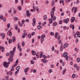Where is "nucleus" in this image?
I'll return each instance as SVG.
<instances>
[{
	"instance_id": "44",
	"label": "nucleus",
	"mask_w": 80,
	"mask_h": 80,
	"mask_svg": "<svg viewBox=\"0 0 80 80\" xmlns=\"http://www.w3.org/2000/svg\"><path fill=\"white\" fill-rule=\"evenodd\" d=\"M78 67V66L77 65V64H75L74 65V67L75 68H77Z\"/></svg>"
},
{
	"instance_id": "30",
	"label": "nucleus",
	"mask_w": 80,
	"mask_h": 80,
	"mask_svg": "<svg viewBox=\"0 0 80 80\" xmlns=\"http://www.w3.org/2000/svg\"><path fill=\"white\" fill-rule=\"evenodd\" d=\"M54 52L56 53H58V54L59 53V52H58V51L56 50H55L54 51Z\"/></svg>"
},
{
	"instance_id": "63",
	"label": "nucleus",
	"mask_w": 80,
	"mask_h": 80,
	"mask_svg": "<svg viewBox=\"0 0 80 80\" xmlns=\"http://www.w3.org/2000/svg\"><path fill=\"white\" fill-rule=\"evenodd\" d=\"M79 3V0H77V1L76 2V4H78Z\"/></svg>"
},
{
	"instance_id": "57",
	"label": "nucleus",
	"mask_w": 80,
	"mask_h": 80,
	"mask_svg": "<svg viewBox=\"0 0 80 80\" xmlns=\"http://www.w3.org/2000/svg\"><path fill=\"white\" fill-rule=\"evenodd\" d=\"M67 27L65 26H64L63 27V29H64V30H66L67 29Z\"/></svg>"
},
{
	"instance_id": "25",
	"label": "nucleus",
	"mask_w": 80,
	"mask_h": 80,
	"mask_svg": "<svg viewBox=\"0 0 80 80\" xmlns=\"http://www.w3.org/2000/svg\"><path fill=\"white\" fill-rule=\"evenodd\" d=\"M77 62H78V63H79L80 62V58H77Z\"/></svg>"
},
{
	"instance_id": "1",
	"label": "nucleus",
	"mask_w": 80,
	"mask_h": 80,
	"mask_svg": "<svg viewBox=\"0 0 80 80\" xmlns=\"http://www.w3.org/2000/svg\"><path fill=\"white\" fill-rule=\"evenodd\" d=\"M16 50V47H14L12 51H11L9 52V53H8L6 54V56L8 57L9 55L10 56V57L8 59V61H10V62H13V55H14Z\"/></svg>"
},
{
	"instance_id": "18",
	"label": "nucleus",
	"mask_w": 80,
	"mask_h": 80,
	"mask_svg": "<svg viewBox=\"0 0 80 80\" xmlns=\"http://www.w3.org/2000/svg\"><path fill=\"white\" fill-rule=\"evenodd\" d=\"M75 21V17H73L71 18V22L73 23Z\"/></svg>"
},
{
	"instance_id": "22",
	"label": "nucleus",
	"mask_w": 80,
	"mask_h": 80,
	"mask_svg": "<svg viewBox=\"0 0 80 80\" xmlns=\"http://www.w3.org/2000/svg\"><path fill=\"white\" fill-rule=\"evenodd\" d=\"M42 55H43V52H40V58H42Z\"/></svg>"
},
{
	"instance_id": "2",
	"label": "nucleus",
	"mask_w": 80,
	"mask_h": 80,
	"mask_svg": "<svg viewBox=\"0 0 80 80\" xmlns=\"http://www.w3.org/2000/svg\"><path fill=\"white\" fill-rule=\"evenodd\" d=\"M10 63V62H4L3 63V65L5 68H8L9 66V64Z\"/></svg>"
},
{
	"instance_id": "20",
	"label": "nucleus",
	"mask_w": 80,
	"mask_h": 80,
	"mask_svg": "<svg viewBox=\"0 0 80 80\" xmlns=\"http://www.w3.org/2000/svg\"><path fill=\"white\" fill-rule=\"evenodd\" d=\"M70 27H71V28H72V30H74V26L73 25H72V24H71L70 25Z\"/></svg>"
},
{
	"instance_id": "24",
	"label": "nucleus",
	"mask_w": 80,
	"mask_h": 80,
	"mask_svg": "<svg viewBox=\"0 0 80 80\" xmlns=\"http://www.w3.org/2000/svg\"><path fill=\"white\" fill-rule=\"evenodd\" d=\"M18 10H19V11H20L21 10H22V7L21 6H18Z\"/></svg>"
},
{
	"instance_id": "19",
	"label": "nucleus",
	"mask_w": 80,
	"mask_h": 80,
	"mask_svg": "<svg viewBox=\"0 0 80 80\" xmlns=\"http://www.w3.org/2000/svg\"><path fill=\"white\" fill-rule=\"evenodd\" d=\"M41 38H45V35L44 34H42L41 36Z\"/></svg>"
},
{
	"instance_id": "47",
	"label": "nucleus",
	"mask_w": 80,
	"mask_h": 80,
	"mask_svg": "<svg viewBox=\"0 0 80 80\" xmlns=\"http://www.w3.org/2000/svg\"><path fill=\"white\" fill-rule=\"evenodd\" d=\"M20 67L19 66H18L17 68H16V70H19L20 68Z\"/></svg>"
},
{
	"instance_id": "16",
	"label": "nucleus",
	"mask_w": 80,
	"mask_h": 80,
	"mask_svg": "<svg viewBox=\"0 0 80 80\" xmlns=\"http://www.w3.org/2000/svg\"><path fill=\"white\" fill-rule=\"evenodd\" d=\"M67 70V69L66 68H64L63 70L62 71V75H64L65 74V72H66V71Z\"/></svg>"
},
{
	"instance_id": "37",
	"label": "nucleus",
	"mask_w": 80,
	"mask_h": 80,
	"mask_svg": "<svg viewBox=\"0 0 80 80\" xmlns=\"http://www.w3.org/2000/svg\"><path fill=\"white\" fill-rule=\"evenodd\" d=\"M19 25V26L20 27H22L23 26V24H21L20 22H18Z\"/></svg>"
},
{
	"instance_id": "5",
	"label": "nucleus",
	"mask_w": 80,
	"mask_h": 80,
	"mask_svg": "<svg viewBox=\"0 0 80 80\" xmlns=\"http://www.w3.org/2000/svg\"><path fill=\"white\" fill-rule=\"evenodd\" d=\"M51 17L53 21H55L56 20V16H54L53 17V15H51Z\"/></svg>"
},
{
	"instance_id": "23",
	"label": "nucleus",
	"mask_w": 80,
	"mask_h": 80,
	"mask_svg": "<svg viewBox=\"0 0 80 80\" xmlns=\"http://www.w3.org/2000/svg\"><path fill=\"white\" fill-rule=\"evenodd\" d=\"M14 19L16 21H17V20H19V19L17 17H15L14 18Z\"/></svg>"
},
{
	"instance_id": "34",
	"label": "nucleus",
	"mask_w": 80,
	"mask_h": 80,
	"mask_svg": "<svg viewBox=\"0 0 80 80\" xmlns=\"http://www.w3.org/2000/svg\"><path fill=\"white\" fill-rule=\"evenodd\" d=\"M41 43H43V42L44 41V38H41Z\"/></svg>"
},
{
	"instance_id": "35",
	"label": "nucleus",
	"mask_w": 80,
	"mask_h": 80,
	"mask_svg": "<svg viewBox=\"0 0 80 80\" xmlns=\"http://www.w3.org/2000/svg\"><path fill=\"white\" fill-rule=\"evenodd\" d=\"M47 15H45L44 16V20H46V19H47Z\"/></svg>"
},
{
	"instance_id": "32",
	"label": "nucleus",
	"mask_w": 80,
	"mask_h": 80,
	"mask_svg": "<svg viewBox=\"0 0 80 80\" xmlns=\"http://www.w3.org/2000/svg\"><path fill=\"white\" fill-rule=\"evenodd\" d=\"M57 35H58V33L56 32L55 34V37L56 38H57Z\"/></svg>"
},
{
	"instance_id": "56",
	"label": "nucleus",
	"mask_w": 80,
	"mask_h": 80,
	"mask_svg": "<svg viewBox=\"0 0 80 80\" xmlns=\"http://www.w3.org/2000/svg\"><path fill=\"white\" fill-rule=\"evenodd\" d=\"M66 60L67 61L68 60V56H67L66 57Z\"/></svg>"
},
{
	"instance_id": "48",
	"label": "nucleus",
	"mask_w": 80,
	"mask_h": 80,
	"mask_svg": "<svg viewBox=\"0 0 80 80\" xmlns=\"http://www.w3.org/2000/svg\"><path fill=\"white\" fill-rule=\"evenodd\" d=\"M36 72H37V70H36L35 69H34L33 71V72L34 73H35Z\"/></svg>"
},
{
	"instance_id": "11",
	"label": "nucleus",
	"mask_w": 80,
	"mask_h": 80,
	"mask_svg": "<svg viewBox=\"0 0 80 80\" xmlns=\"http://www.w3.org/2000/svg\"><path fill=\"white\" fill-rule=\"evenodd\" d=\"M48 20L49 22V23H53V20L51 18L49 19Z\"/></svg>"
},
{
	"instance_id": "55",
	"label": "nucleus",
	"mask_w": 80,
	"mask_h": 80,
	"mask_svg": "<svg viewBox=\"0 0 80 80\" xmlns=\"http://www.w3.org/2000/svg\"><path fill=\"white\" fill-rule=\"evenodd\" d=\"M64 1H63V0H62H62H60L59 1V2L60 3H62Z\"/></svg>"
},
{
	"instance_id": "7",
	"label": "nucleus",
	"mask_w": 80,
	"mask_h": 80,
	"mask_svg": "<svg viewBox=\"0 0 80 80\" xmlns=\"http://www.w3.org/2000/svg\"><path fill=\"white\" fill-rule=\"evenodd\" d=\"M68 54L66 52H65L63 54V56L64 58H66V57H68Z\"/></svg>"
},
{
	"instance_id": "39",
	"label": "nucleus",
	"mask_w": 80,
	"mask_h": 80,
	"mask_svg": "<svg viewBox=\"0 0 80 80\" xmlns=\"http://www.w3.org/2000/svg\"><path fill=\"white\" fill-rule=\"evenodd\" d=\"M51 48H52V51H54V50H55V47L54 46H52Z\"/></svg>"
},
{
	"instance_id": "9",
	"label": "nucleus",
	"mask_w": 80,
	"mask_h": 80,
	"mask_svg": "<svg viewBox=\"0 0 80 80\" xmlns=\"http://www.w3.org/2000/svg\"><path fill=\"white\" fill-rule=\"evenodd\" d=\"M0 36H2V39H4V38H5V33H3L2 34L1 33L0 34Z\"/></svg>"
},
{
	"instance_id": "36",
	"label": "nucleus",
	"mask_w": 80,
	"mask_h": 80,
	"mask_svg": "<svg viewBox=\"0 0 80 80\" xmlns=\"http://www.w3.org/2000/svg\"><path fill=\"white\" fill-rule=\"evenodd\" d=\"M8 28H10V23H8L7 24Z\"/></svg>"
},
{
	"instance_id": "21",
	"label": "nucleus",
	"mask_w": 80,
	"mask_h": 80,
	"mask_svg": "<svg viewBox=\"0 0 80 80\" xmlns=\"http://www.w3.org/2000/svg\"><path fill=\"white\" fill-rule=\"evenodd\" d=\"M57 22H54L53 25V26H54V27H55L56 26H57Z\"/></svg>"
},
{
	"instance_id": "62",
	"label": "nucleus",
	"mask_w": 80,
	"mask_h": 80,
	"mask_svg": "<svg viewBox=\"0 0 80 80\" xmlns=\"http://www.w3.org/2000/svg\"><path fill=\"white\" fill-rule=\"evenodd\" d=\"M60 63H62L63 62V60H62V59H61L60 61Z\"/></svg>"
},
{
	"instance_id": "3",
	"label": "nucleus",
	"mask_w": 80,
	"mask_h": 80,
	"mask_svg": "<svg viewBox=\"0 0 80 80\" xmlns=\"http://www.w3.org/2000/svg\"><path fill=\"white\" fill-rule=\"evenodd\" d=\"M33 9L34 10V12H35V9L36 10V11L38 12V13H39V8L37 6H36L35 7L34 6H33Z\"/></svg>"
},
{
	"instance_id": "10",
	"label": "nucleus",
	"mask_w": 80,
	"mask_h": 80,
	"mask_svg": "<svg viewBox=\"0 0 80 80\" xmlns=\"http://www.w3.org/2000/svg\"><path fill=\"white\" fill-rule=\"evenodd\" d=\"M68 43H65L64 45L63 48H67V47H68Z\"/></svg>"
},
{
	"instance_id": "64",
	"label": "nucleus",
	"mask_w": 80,
	"mask_h": 80,
	"mask_svg": "<svg viewBox=\"0 0 80 80\" xmlns=\"http://www.w3.org/2000/svg\"><path fill=\"white\" fill-rule=\"evenodd\" d=\"M35 23L36 22H32V25H33V26H35Z\"/></svg>"
},
{
	"instance_id": "42",
	"label": "nucleus",
	"mask_w": 80,
	"mask_h": 80,
	"mask_svg": "<svg viewBox=\"0 0 80 80\" xmlns=\"http://www.w3.org/2000/svg\"><path fill=\"white\" fill-rule=\"evenodd\" d=\"M19 70H17V71H16L15 72V74L16 75H17V74H18V72H19Z\"/></svg>"
},
{
	"instance_id": "58",
	"label": "nucleus",
	"mask_w": 80,
	"mask_h": 80,
	"mask_svg": "<svg viewBox=\"0 0 80 80\" xmlns=\"http://www.w3.org/2000/svg\"><path fill=\"white\" fill-rule=\"evenodd\" d=\"M9 75H12V71H10L9 72Z\"/></svg>"
},
{
	"instance_id": "12",
	"label": "nucleus",
	"mask_w": 80,
	"mask_h": 80,
	"mask_svg": "<svg viewBox=\"0 0 80 80\" xmlns=\"http://www.w3.org/2000/svg\"><path fill=\"white\" fill-rule=\"evenodd\" d=\"M72 35L74 37V38H77V36H76V33L75 32H73L72 33Z\"/></svg>"
},
{
	"instance_id": "6",
	"label": "nucleus",
	"mask_w": 80,
	"mask_h": 80,
	"mask_svg": "<svg viewBox=\"0 0 80 80\" xmlns=\"http://www.w3.org/2000/svg\"><path fill=\"white\" fill-rule=\"evenodd\" d=\"M27 16V17H29L30 16V12L28 10H27L26 11Z\"/></svg>"
},
{
	"instance_id": "43",
	"label": "nucleus",
	"mask_w": 80,
	"mask_h": 80,
	"mask_svg": "<svg viewBox=\"0 0 80 80\" xmlns=\"http://www.w3.org/2000/svg\"><path fill=\"white\" fill-rule=\"evenodd\" d=\"M72 78H75V74H73L72 75Z\"/></svg>"
},
{
	"instance_id": "29",
	"label": "nucleus",
	"mask_w": 80,
	"mask_h": 80,
	"mask_svg": "<svg viewBox=\"0 0 80 80\" xmlns=\"http://www.w3.org/2000/svg\"><path fill=\"white\" fill-rule=\"evenodd\" d=\"M42 62L44 63H46V60H45L42 59Z\"/></svg>"
},
{
	"instance_id": "51",
	"label": "nucleus",
	"mask_w": 80,
	"mask_h": 80,
	"mask_svg": "<svg viewBox=\"0 0 80 80\" xmlns=\"http://www.w3.org/2000/svg\"><path fill=\"white\" fill-rule=\"evenodd\" d=\"M76 68V70L78 71V70H79V68L78 66L77 68Z\"/></svg>"
},
{
	"instance_id": "15",
	"label": "nucleus",
	"mask_w": 80,
	"mask_h": 80,
	"mask_svg": "<svg viewBox=\"0 0 80 80\" xmlns=\"http://www.w3.org/2000/svg\"><path fill=\"white\" fill-rule=\"evenodd\" d=\"M31 52L32 53V55H35L36 54V52L34 51V50L32 51Z\"/></svg>"
},
{
	"instance_id": "54",
	"label": "nucleus",
	"mask_w": 80,
	"mask_h": 80,
	"mask_svg": "<svg viewBox=\"0 0 80 80\" xmlns=\"http://www.w3.org/2000/svg\"><path fill=\"white\" fill-rule=\"evenodd\" d=\"M31 63H32V64H34V63H35V62H34V61H31Z\"/></svg>"
},
{
	"instance_id": "28",
	"label": "nucleus",
	"mask_w": 80,
	"mask_h": 80,
	"mask_svg": "<svg viewBox=\"0 0 80 80\" xmlns=\"http://www.w3.org/2000/svg\"><path fill=\"white\" fill-rule=\"evenodd\" d=\"M50 35L52 36H53V35H54V33L53 32H50Z\"/></svg>"
},
{
	"instance_id": "59",
	"label": "nucleus",
	"mask_w": 80,
	"mask_h": 80,
	"mask_svg": "<svg viewBox=\"0 0 80 80\" xmlns=\"http://www.w3.org/2000/svg\"><path fill=\"white\" fill-rule=\"evenodd\" d=\"M3 16L2 15L0 16V18H1V19H2H2H3Z\"/></svg>"
},
{
	"instance_id": "33",
	"label": "nucleus",
	"mask_w": 80,
	"mask_h": 80,
	"mask_svg": "<svg viewBox=\"0 0 80 80\" xmlns=\"http://www.w3.org/2000/svg\"><path fill=\"white\" fill-rule=\"evenodd\" d=\"M52 11L53 12H55V7L54 6L52 9Z\"/></svg>"
},
{
	"instance_id": "49",
	"label": "nucleus",
	"mask_w": 80,
	"mask_h": 80,
	"mask_svg": "<svg viewBox=\"0 0 80 80\" xmlns=\"http://www.w3.org/2000/svg\"><path fill=\"white\" fill-rule=\"evenodd\" d=\"M43 57L45 59H46L47 58V56H45V55H43Z\"/></svg>"
},
{
	"instance_id": "17",
	"label": "nucleus",
	"mask_w": 80,
	"mask_h": 80,
	"mask_svg": "<svg viewBox=\"0 0 80 80\" xmlns=\"http://www.w3.org/2000/svg\"><path fill=\"white\" fill-rule=\"evenodd\" d=\"M10 33L9 35V36H12V33L10 32H8L7 33V35H8V34Z\"/></svg>"
},
{
	"instance_id": "40",
	"label": "nucleus",
	"mask_w": 80,
	"mask_h": 80,
	"mask_svg": "<svg viewBox=\"0 0 80 80\" xmlns=\"http://www.w3.org/2000/svg\"><path fill=\"white\" fill-rule=\"evenodd\" d=\"M38 30H40L41 29V26L40 25H38Z\"/></svg>"
},
{
	"instance_id": "13",
	"label": "nucleus",
	"mask_w": 80,
	"mask_h": 80,
	"mask_svg": "<svg viewBox=\"0 0 80 80\" xmlns=\"http://www.w3.org/2000/svg\"><path fill=\"white\" fill-rule=\"evenodd\" d=\"M28 70H29V68H26L24 70V72H25V73H27V71H28Z\"/></svg>"
},
{
	"instance_id": "31",
	"label": "nucleus",
	"mask_w": 80,
	"mask_h": 80,
	"mask_svg": "<svg viewBox=\"0 0 80 80\" xmlns=\"http://www.w3.org/2000/svg\"><path fill=\"white\" fill-rule=\"evenodd\" d=\"M48 72L49 73H51L52 72V69H50L48 70Z\"/></svg>"
},
{
	"instance_id": "27",
	"label": "nucleus",
	"mask_w": 80,
	"mask_h": 80,
	"mask_svg": "<svg viewBox=\"0 0 80 80\" xmlns=\"http://www.w3.org/2000/svg\"><path fill=\"white\" fill-rule=\"evenodd\" d=\"M77 7L75 8L74 10V13H75L76 12H77Z\"/></svg>"
},
{
	"instance_id": "38",
	"label": "nucleus",
	"mask_w": 80,
	"mask_h": 80,
	"mask_svg": "<svg viewBox=\"0 0 80 80\" xmlns=\"http://www.w3.org/2000/svg\"><path fill=\"white\" fill-rule=\"evenodd\" d=\"M54 5H55V2H54V1L52 0V6H54Z\"/></svg>"
},
{
	"instance_id": "8",
	"label": "nucleus",
	"mask_w": 80,
	"mask_h": 80,
	"mask_svg": "<svg viewBox=\"0 0 80 80\" xmlns=\"http://www.w3.org/2000/svg\"><path fill=\"white\" fill-rule=\"evenodd\" d=\"M15 30H18V32L19 33L20 32V29L19 28H18V26L17 25H15Z\"/></svg>"
},
{
	"instance_id": "45",
	"label": "nucleus",
	"mask_w": 80,
	"mask_h": 80,
	"mask_svg": "<svg viewBox=\"0 0 80 80\" xmlns=\"http://www.w3.org/2000/svg\"><path fill=\"white\" fill-rule=\"evenodd\" d=\"M12 39H9V43H12Z\"/></svg>"
},
{
	"instance_id": "14",
	"label": "nucleus",
	"mask_w": 80,
	"mask_h": 80,
	"mask_svg": "<svg viewBox=\"0 0 80 80\" xmlns=\"http://www.w3.org/2000/svg\"><path fill=\"white\" fill-rule=\"evenodd\" d=\"M77 35L78 36V37H80V32H76Z\"/></svg>"
},
{
	"instance_id": "52",
	"label": "nucleus",
	"mask_w": 80,
	"mask_h": 80,
	"mask_svg": "<svg viewBox=\"0 0 80 80\" xmlns=\"http://www.w3.org/2000/svg\"><path fill=\"white\" fill-rule=\"evenodd\" d=\"M53 67H54V65H53V64H51V68H53Z\"/></svg>"
},
{
	"instance_id": "60",
	"label": "nucleus",
	"mask_w": 80,
	"mask_h": 80,
	"mask_svg": "<svg viewBox=\"0 0 80 80\" xmlns=\"http://www.w3.org/2000/svg\"><path fill=\"white\" fill-rule=\"evenodd\" d=\"M25 21L23 20H22V24H24V23H25Z\"/></svg>"
},
{
	"instance_id": "41",
	"label": "nucleus",
	"mask_w": 80,
	"mask_h": 80,
	"mask_svg": "<svg viewBox=\"0 0 80 80\" xmlns=\"http://www.w3.org/2000/svg\"><path fill=\"white\" fill-rule=\"evenodd\" d=\"M35 34V32H32L31 33V35L32 36H33V35H34Z\"/></svg>"
},
{
	"instance_id": "61",
	"label": "nucleus",
	"mask_w": 80,
	"mask_h": 80,
	"mask_svg": "<svg viewBox=\"0 0 80 80\" xmlns=\"http://www.w3.org/2000/svg\"><path fill=\"white\" fill-rule=\"evenodd\" d=\"M63 48H60V51L62 52V51H63Z\"/></svg>"
},
{
	"instance_id": "46",
	"label": "nucleus",
	"mask_w": 80,
	"mask_h": 80,
	"mask_svg": "<svg viewBox=\"0 0 80 80\" xmlns=\"http://www.w3.org/2000/svg\"><path fill=\"white\" fill-rule=\"evenodd\" d=\"M33 22L36 23V19L35 18H33Z\"/></svg>"
},
{
	"instance_id": "26",
	"label": "nucleus",
	"mask_w": 80,
	"mask_h": 80,
	"mask_svg": "<svg viewBox=\"0 0 80 80\" xmlns=\"http://www.w3.org/2000/svg\"><path fill=\"white\" fill-rule=\"evenodd\" d=\"M16 40L15 37H12V42H14Z\"/></svg>"
},
{
	"instance_id": "53",
	"label": "nucleus",
	"mask_w": 80,
	"mask_h": 80,
	"mask_svg": "<svg viewBox=\"0 0 80 80\" xmlns=\"http://www.w3.org/2000/svg\"><path fill=\"white\" fill-rule=\"evenodd\" d=\"M24 45H25V42H22V47H24Z\"/></svg>"
},
{
	"instance_id": "4",
	"label": "nucleus",
	"mask_w": 80,
	"mask_h": 80,
	"mask_svg": "<svg viewBox=\"0 0 80 80\" xmlns=\"http://www.w3.org/2000/svg\"><path fill=\"white\" fill-rule=\"evenodd\" d=\"M68 21H69V18H67L66 19H64L63 20V22L65 23H68Z\"/></svg>"
},
{
	"instance_id": "50",
	"label": "nucleus",
	"mask_w": 80,
	"mask_h": 80,
	"mask_svg": "<svg viewBox=\"0 0 80 80\" xmlns=\"http://www.w3.org/2000/svg\"><path fill=\"white\" fill-rule=\"evenodd\" d=\"M51 14V15H53L54 14V11H52L50 12Z\"/></svg>"
}]
</instances>
